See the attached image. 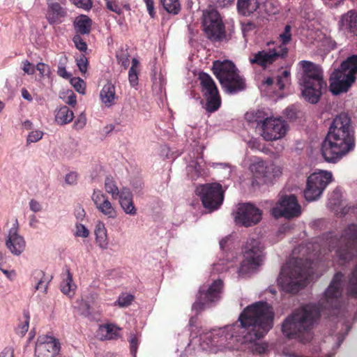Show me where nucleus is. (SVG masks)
<instances>
[{"label": "nucleus", "instance_id": "nucleus-1", "mask_svg": "<svg viewBox=\"0 0 357 357\" xmlns=\"http://www.w3.org/2000/svg\"><path fill=\"white\" fill-rule=\"evenodd\" d=\"M274 312L265 302H257L244 309L234 324L215 329L206 336L209 347L238 349L243 342L264 337L273 326Z\"/></svg>", "mask_w": 357, "mask_h": 357}, {"label": "nucleus", "instance_id": "nucleus-2", "mask_svg": "<svg viewBox=\"0 0 357 357\" xmlns=\"http://www.w3.org/2000/svg\"><path fill=\"white\" fill-rule=\"evenodd\" d=\"M355 146L354 131L348 114L336 116L322 142L321 154L328 162L335 163L351 152Z\"/></svg>", "mask_w": 357, "mask_h": 357}, {"label": "nucleus", "instance_id": "nucleus-3", "mask_svg": "<svg viewBox=\"0 0 357 357\" xmlns=\"http://www.w3.org/2000/svg\"><path fill=\"white\" fill-rule=\"evenodd\" d=\"M314 245L311 243L301 245L293 250V257L281 270L278 278V285L290 293L297 292L308 280L312 263H309ZM314 255L313 254V256Z\"/></svg>", "mask_w": 357, "mask_h": 357}, {"label": "nucleus", "instance_id": "nucleus-4", "mask_svg": "<svg viewBox=\"0 0 357 357\" xmlns=\"http://www.w3.org/2000/svg\"><path fill=\"white\" fill-rule=\"evenodd\" d=\"M319 316L315 306L307 305L295 310L282 324L283 335L289 338H300L307 333Z\"/></svg>", "mask_w": 357, "mask_h": 357}, {"label": "nucleus", "instance_id": "nucleus-5", "mask_svg": "<svg viewBox=\"0 0 357 357\" xmlns=\"http://www.w3.org/2000/svg\"><path fill=\"white\" fill-rule=\"evenodd\" d=\"M303 72L300 79V84L303 98L312 104L317 103L321 95L322 89L326 87L321 68L312 62H300Z\"/></svg>", "mask_w": 357, "mask_h": 357}, {"label": "nucleus", "instance_id": "nucleus-6", "mask_svg": "<svg viewBox=\"0 0 357 357\" xmlns=\"http://www.w3.org/2000/svg\"><path fill=\"white\" fill-rule=\"evenodd\" d=\"M357 54L349 56L341 63L330 77V91L334 95L347 92L356 80Z\"/></svg>", "mask_w": 357, "mask_h": 357}, {"label": "nucleus", "instance_id": "nucleus-7", "mask_svg": "<svg viewBox=\"0 0 357 357\" xmlns=\"http://www.w3.org/2000/svg\"><path fill=\"white\" fill-rule=\"evenodd\" d=\"M212 69L220 84L227 91L234 93L245 88L244 79L238 74V69L232 61H215Z\"/></svg>", "mask_w": 357, "mask_h": 357}, {"label": "nucleus", "instance_id": "nucleus-8", "mask_svg": "<svg viewBox=\"0 0 357 357\" xmlns=\"http://www.w3.org/2000/svg\"><path fill=\"white\" fill-rule=\"evenodd\" d=\"M334 248L335 255L341 264L351 260L357 251V225H350L346 227Z\"/></svg>", "mask_w": 357, "mask_h": 357}, {"label": "nucleus", "instance_id": "nucleus-9", "mask_svg": "<svg viewBox=\"0 0 357 357\" xmlns=\"http://www.w3.org/2000/svg\"><path fill=\"white\" fill-rule=\"evenodd\" d=\"M333 180V174L326 170H319L311 174L307 179L304 196L307 201L319 199L324 190Z\"/></svg>", "mask_w": 357, "mask_h": 357}, {"label": "nucleus", "instance_id": "nucleus-10", "mask_svg": "<svg viewBox=\"0 0 357 357\" xmlns=\"http://www.w3.org/2000/svg\"><path fill=\"white\" fill-rule=\"evenodd\" d=\"M263 249L264 247L259 240L252 238L247 241L244 248V259L238 271L239 274L251 273L262 264Z\"/></svg>", "mask_w": 357, "mask_h": 357}, {"label": "nucleus", "instance_id": "nucleus-11", "mask_svg": "<svg viewBox=\"0 0 357 357\" xmlns=\"http://www.w3.org/2000/svg\"><path fill=\"white\" fill-rule=\"evenodd\" d=\"M256 130L265 141L273 142L285 137L289 125L282 118L268 116L263 123L256 127Z\"/></svg>", "mask_w": 357, "mask_h": 357}, {"label": "nucleus", "instance_id": "nucleus-12", "mask_svg": "<svg viewBox=\"0 0 357 357\" xmlns=\"http://www.w3.org/2000/svg\"><path fill=\"white\" fill-rule=\"evenodd\" d=\"M196 193L202 199L204 206L210 211L218 208L223 201V190L219 183L199 185L196 188Z\"/></svg>", "mask_w": 357, "mask_h": 357}, {"label": "nucleus", "instance_id": "nucleus-13", "mask_svg": "<svg viewBox=\"0 0 357 357\" xmlns=\"http://www.w3.org/2000/svg\"><path fill=\"white\" fill-rule=\"evenodd\" d=\"M237 9L244 16H250L257 12L259 15H275L278 9L268 0H238Z\"/></svg>", "mask_w": 357, "mask_h": 357}, {"label": "nucleus", "instance_id": "nucleus-14", "mask_svg": "<svg viewBox=\"0 0 357 357\" xmlns=\"http://www.w3.org/2000/svg\"><path fill=\"white\" fill-rule=\"evenodd\" d=\"M199 79L202 92L206 99V109L209 112H213L219 108L221 103L216 84L211 77L204 73L199 74Z\"/></svg>", "mask_w": 357, "mask_h": 357}, {"label": "nucleus", "instance_id": "nucleus-15", "mask_svg": "<svg viewBox=\"0 0 357 357\" xmlns=\"http://www.w3.org/2000/svg\"><path fill=\"white\" fill-rule=\"evenodd\" d=\"M203 16V24L207 37L213 40H220L224 38V26L218 12L214 9L205 10Z\"/></svg>", "mask_w": 357, "mask_h": 357}, {"label": "nucleus", "instance_id": "nucleus-16", "mask_svg": "<svg viewBox=\"0 0 357 357\" xmlns=\"http://www.w3.org/2000/svg\"><path fill=\"white\" fill-rule=\"evenodd\" d=\"M301 213V206L296 197L293 195L282 196L278 204L271 210L272 215L276 218L280 217L294 218L298 216Z\"/></svg>", "mask_w": 357, "mask_h": 357}, {"label": "nucleus", "instance_id": "nucleus-17", "mask_svg": "<svg viewBox=\"0 0 357 357\" xmlns=\"http://www.w3.org/2000/svg\"><path fill=\"white\" fill-rule=\"evenodd\" d=\"M237 225L250 227L257 224L261 219V211L250 204H241L234 214Z\"/></svg>", "mask_w": 357, "mask_h": 357}, {"label": "nucleus", "instance_id": "nucleus-18", "mask_svg": "<svg viewBox=\"0 0 357 357\" xmlns=\"http://www.w3.org/2000/svg\"><path fill=\"white\" fill-rule=\"evenodd\" d=\"M61 350V344L54 337L43 335L37 339L34 357H56Z\"/></svg>", "mask_w": 357, "mask_h": 357}, {"label": "nucleus", "instance_id": "nucleus-19", "mask_svg": "<svg viewBox=\"0 0 357 357\" xmlns=\"http://www.w3.org/2000/svg\"><path fill=\"white\" fill-rule=\"evenodd\" d=\"M222 289V282L220 280L214 281L206 291L200 290L199 297L194 303L192 308L196 311L202 310L220 298Z\"/></svg>", "mask_w": 357, "mask_h": 357}, {"label": "nucleus", "instance_id": "nucleus-20", "mask_svg": "<svg viewBox=\"0 0 357 357\" xmlns=\"http://www.w3.org/2000/svg\"><path fill=\"white\" fill-rule=\"evenodd\" d=\"M287 51V48L283 46L259 51L250 58V62L252 64L256 63L263 68H266L286 55Z\"/></svg>", "mask_w": 357, "mask_h": 357}, {"label": "nucleus", "instance_id": "nucleus-21", "mask_svg": "<svg viewBox=\"0 0 357 357\" xmlns=\"http://www.w3.org/2000/svg\"><path fill=\"white\" fill-rule=\"evenodd\" d=\"M97 209L109 218H116V211L112 206L107 197L100 190H94L91 196Z\"/></svg>", "mask_w": 357, "mask_h": 357}, {"label": "nucleus", "instance_id": "nucleus-22", "mask_svg": "<svg viewBox=\"0 0 357 357\" xmlns=\"http://www.w3.org/2000/svg\"><path fill=\"white\" fill-rule=\"evenodd\" d=\"M6 245L13 255L19 256L25 250L26 241L16 228H12L6 238Z\"/></svg>", "mask_w": 357, "mask_h": 357}, {"label": "nucleus", "instance_id": "nucleus-23", "mask_svg": "<svg viewBox=\"0 0 357 357\" xmlns=\"http://www.w3.org/2000/svg\"><path fill=\"white\" fill-rule=\"evenodd\" d=\"M117 199H119L121 207L126 214L130 215H135L137 214V209L132 200V195L129 189L122 188L121 190V196Z\"/></svg>", "mask_w": 357, "mask_h": 357}, {"label": "nucleus", "instance_id": "nucleus-24", "mask_svg": "<svg viewBox=\"0 0 357 357\" xmlns=\"http://www.w3.org/2000/svg\"><path fill=\"white\" fill-rule=\"evenodd\" d=\"M343 278V275L341 273H337L331 282L330 286L325 292V298L326 302L329 305H332L333 301L337 298L341 294V282Z\"/></svg>", "mask_w": 357, "mask_h": 357}, {"label": "nucleus", "instance_id": "nucleus-25", "mask_svg": "<svg viewBox=\"0 0 357 357\" xmlns=\"http://www.w3.org/2000/svg\"><path fill=\"white\" fill-rule=\"evenodd\" d=\"M95 241L96 245L102 250H107L109 245L107 230L102 221H98L94 228Z\"/></svg>", "mask_w": 357, "mask_h": 357}, {"label": "nucleus", "instance_id": "nucleus-26", "mask_svg": "<svg viewBox=\"0 0 357 357\" xmlns=\"http://www.w3.org/2000/svg\"><path fill=\"white\" fill-rule=\"evenodd\" d=\"M340 29L348 33H353L357 29V12L349 10L343 15L339 22Z\"/></svg>", "mask_w": 357, "mask_h": 357}, {"label": "nucleus", "instance_id": "nucleus-27", "mask_svg": "<svg viewBox=\"0 0 357 357\" xmlns=\"http://www.w3.org/2000/svg\"><path fill=\"white\" fill-rule=\"evenodd\" d=\"M100 98L106 107H111L115 102V86L110 82L107 83L100 91Z\"/></svg>", "mask_w": 357, "mask_h": 357}, {"label": "nucleus", "instance_id": "nucleus-28", "mask_svg": "<svg viewBox=\"0 0 357 357\" xmlns=\"http://www.w3.org/2000/svg\"><path fill=\"white\" fill-rule=\"evenodd\" d=\"M66 15L65 10L58 3H51L48 6L47 19L50 24L58 22Z\"/></svg>", "mask_w": 357, "mask_h": 357}, {"label": "nucleus", "instance_id": "nucleus-29", "mask_svg": "<svg viewBox=\"0 0 357 357\" xmlns=\"http://www.w3.org/2000/svg\"><path fill=\"white\" fill-rule=\"evenodd\" d=\"M74 118V113L68 107L63 106L56 111L55 121L63 126L69 123Z\"/></svg>", "mask_w": 357, "mask_h": 357}, {"label": "nucleus", "instance_id": "nucleus-30", "mask_svg": "<svg viewBox=\"0 0 357 357\" xmlns=\"http://www.w3.org/2000/svg\"><path fill=\"white\" fill-rule=\"evenodd\" d=\"M75 29L77 33L81 34H87L91 31V20L84 15H81L76 17L75 20Z\"/></svg>", "mask_w": 357, "mask_h": 357}, {"label": "nucleus", "instance_id": "nucleus-31", "mask_svg": "<svg viewBox=\"0 0 357 357\" xmlns=\"http://www.w3.org/2000/svg\"><path fill=\"white\" fill-rule=\"evenodd\" d=\"M119 328L113 324L100 326L98 335L101 340H112L118 336Z\"/></svg>", "mask_w": 357, "mask_h": 357}, {"label": "nucleus", "instance_id": "nucleus-32", "mask_svg": "<svg viewBox=\"0 0 357 357\" xmlns=\"http://www.w3.org/2000/svg\"><path fill=\"white\" fill-rule=\"evenodd\" d=\"M76 284L73 282L72 274L69 270L65 273V278L61 283V291L66 295L71 296L76 289Z\"/></svg>", "mask_w": 357, "mask_h": 357}, {"label": "nucleus", "instance_id": "nucleus-33", "mask_svg": "<svg viewBox=\"0 0 357 357\" xmlns=\"http://www.w3.org/2000/svg\"><path fill=\"white\" fill-rule=\"evenodd\" d=\"M282 174L281 168L273 163L268 162L266 166V170L264 173L263 183L271 182L273 178L280 176Z\"/></svg>", "mask_w": 357, "mask_h": 357}, {"label": "nucleus", "instance_id": "nucleus-34", "mask_svg": "<svg viewBox=\"0 0 357 357\" xmlns=\"http://www.w3.org/2000/svg\"><path fill=\"white\" fill-rule=\"evenodd\" d=\"M266 114L261 110H251L245 113V119L249 123H256V127H258L267 119Z\"/></svg>", "mask_w": 357, "mask_h": 357}, {"label": "nucleus", "instance_id": "nucleus-35", "mask_svg": "<svg viewBox=\"0 0 357 357\" xmlns=\"http://www.w3.org/2000/svg\"><path fill=\"white\" fill-rule=\"evenodd\" d=\"M33 278L36 282L35 289L43 294L47 292L48 282L44 274L41 271H36L34 273Z\"/></svg>", "mask_w": 357, "mask_h": 357}, {"label": "nucleus", "instance_id": "nucleus-36", "mask_svg": "<svg viewBox=\"0 0 357 357\" xmlns=\"http://www.w3.org/2000/svg\"><path fill=\"white\" fill-rule=\"evenodd\" d=\"M268 162L261 160H257L253 162L250 167V171L252 172L255 177L261 179L263 181L264 173L266 170V166Z\"/></svg>", "mask_w": 357, "mask_h": 357}, {"label": "nucleus", "instance_id": "nucleus-37", "mask_svg": "<svg viewBox=\"0 0 357 357\" xmlns=\"http://www.w3.org/2000/svg\"><path fill=\"white\" fill-rule=\"evenodd\" d=\"M139 63L138 60L133 58L132 60V66L129 70L128 79L131 86H135L138 84V73L139 71Z\"/></svg>", "mask_w": 357, "mask_h": 357}, {"label": "nucleus", "instance_id": "nucleus-38", "mask_svg": "<svg viewBox=\"0 0 357 357\" xmlns=\"http://www.w3.org/2000/svg\"><path fill=\"white\" fill-rule=\"evenodd\" d=\"M105 189L108 194L111 195L114 199H117L121 196V190H119L115 181L111 178L105 179Z\"/></svg>", "mask_w": 357, "mask_h": 357}, {"label": "nucleus", "instance_id": "nucleus-39", "mask_svg": "<svg viewBox=\"0 0 357 357\" xmlns=\"http://www.w3.org/2000/svg\"><path fill=\"white\" fill-rule=\"evenodd\" d=\"M164 8L169 13L176 15L181 9L178 0H160Z\"/></svg>", "mask_w": 357, "mask_h": 357}, {"label": "nucleus", "instance_id": "nucleus-40", "mask_svg": "<svg viewBox=\"0 0 357 357\" xmlns=\"http://www.w3.org/2000/svg\"><path fill=\"white\" fill-rule=\"evenodd\" d=\"M261 337H260L261 339ZM259 340L257 338L253 342H243L241 344H249V349L253 353L257 354H261L266 351V346L264 344L257 342V340Z\"/></svg>", "mask_w": 357, "mask_h": 357}, {"label": "nucleus", "instance_id": "nucleus-41", "mask_svg": "<svg viewBox=\"0 0 357 357\" xmlns=\"http://www.w3.org/2000/svg\"><path fill=\"white\" fill-rule=\"evenodd\" d=\"M89 230L82 224H76L74 236L77 238H86L89 236Z\"/></svg>", "mask_w": 357, "mask_h": 357}, {"label": "nucleus", "instance_id": "nucleus-42", "mask_svg": "<svg viewBox=\"0 0 357 357\" xmlns=\"http://www.w3.org/2000/svg\"><path fill=\"white\" fill-rule=\"evenodd\" d=\"M70 84L74 89L79 93L84 94L86 84L82 79L79 77L70 78Z\"/></svg>", "mask_w": 357, "mask_h": 357}, {"label": "nucleus", "instance_id": "nucleus-43", "mask_svg": "<svg viewBox=\"0 0 357 357\" xmlns=\"http://www.w3.org/2000/svg\"><path fill=\"white\" fill-rule=\"evenodd\" d=\"M291 26L286 25L284 31L279 35L280 41L282 43L281 46L285 47V45L291 41Z\"/></svg>", "mask_w": 357, "mask_h": 357}, {"label": "nucleus", "instance_id": "nucleus-44", "mask_svg": "<svg viewBox=\"0 0 357 357\" xmlns=\"http://www.w3.org/2000/svg\"><path fill=\"white\" fill-rule=\"evenodd\" d=\"M43 136V132L39 130H32L29 132L26 138V143H36L40 140Z\"/></svg>", "mask_w": 357, "mask_h": 357}, {"label": "nucleus", "instance_id": "nucleus-45", "mask_svg": "<svg viewBox=\"0 0 357 357\" xmlns=\"http://www.w3.org/2000/svg\"><path fill=\"white\" fill-rule=\"evenodd\" d=\"M289 73L287 70H284L282 75L277 78V85L280 89H283L284 86L289 82Z\"/></svg>", "mask_w": 357, "mask_h": 357}, {"label": "nucleus", "instance_id": "nucleus-46", "mask_svg": "<svg viewBox=\"0 0 357 357\" xmlns=\"http://www.w3.org/2000/svg\"><path fill=\"white\" fill-rule=\"evenodd\" d=\"M86 124V117L84 113H81L74 122L73 128L77 130H82Z\"/></svg>", "mask_w": 357, "mask_h": 357}, {"label": "nucleus", "instance_id": "nucleus-47", "mask_svg": "<svg viewBox=\"0 0 357 357\" xmlns=\"http://www.w3.org/2000/svg\"><path fill=\"white\" fill-rule=\"evenodd\" d=\"M133 300V296L130 294H122L116 301L119 306L123 307L129 305Z\"/></svg>", "mask_w": 357, "mask_h": 357}, {"label": "nucleus", "instance_id": "nucleus-48", "mask_svg": "<svg viewBox=\"0 0 357 357\" xmlns=\"http://www.w3.org/2000/svg\"><path fill=\"white\" fill-rule=\"evenodd\" d=\"M79 175L76 172H70L66 174L65 183L68 185H75L78 181Z\"/></svg>", "mask_w": 357, "mask_h": 357}, {"label": "nucleus", "instance_id": "nucleus-49", "mask_svg": "<svg viewBox=\"0 0 357 357\" xmlns=\"http://www.w3.org/2000/svg\"><path fill=\"white\" fill-rule=\"evenodd\" d=\"M116 56L119 64L123 66L124 68H127L129 66L130 59L127 52L121 51L117 54Z\"/></svg>", "mask_w": 357, "mask_h": 357}, {"label": "nucleus", "instance_id": "nucleus-50", "mask_svg": "<svg viewBox=\"0 0 357 357\" xmlns=\"http://www.w3.org/2000/svg\"><path fill=\"white\" fill-rule=\"evenodd\" d=\"M72 3L78 8L84 10H89L92 7V2L91 0H70Z\"/></svg>", "mask_w": 357, "mask_h": 357}, {"label": "nucleus", "instance_id": "nucleus-51", "mask_svg": "<svg viewBox=\"0 0 357 357\" xmlns=\"http://www.w3.org/2000/svg\"><path fill=\"white\" fill-rule=\"evenodd\" d=\"M36 68L38 70L41 77L49 76L51 73L50 66L44 63H38Z\"/></svg>", "mask_w": 357, "mask_h": 357}, {"label": "nucleus", "instance_id": "nucleus-52", "mask_svg": "<svg viewBox=\"0 0 357 357\" xmlns=\"http://www.w3.org/2000/svg\"><path fill=\"white\" fill-rule=\"evenodd\" d=\"M73 42L77 49L82 52H85L87 49L86 43L79 36H75L73 38Z\"/></svg>", "mask_w": 357, "mask_h": 357}, {"label": "nucleus", "instance_id": "nucleus-53", "mask_svg": "<svg viewBox=\"0 0 357 357\" xmlns=\"http://www.w3.org/2000/svg\"><path fill=\"white\" fill-rule=\"evenodd\" d=\"M77 65L82 73H85L88 68V60L86 56H82L77 59Z\"/></svg>", "mask_w": 357, "mask_h": 357}, {"label": "nucleus", "instance_id": "nucleus-54", "mask_svg": "<svg viewBox=\"0 0 357 357\" xmlns=\"http://www.w3.org/2000/svg\"><path fill=\"white\" fill-rule=\"evenodd\" d=\"M22 70L28 75H33L35 73L36 67L33 64L26 60L22 62Z\"/></svg>", "mask_w": 357, "mask_h": 357}, {"label": "nucleus", "instance_id": "nucleus-55", "mask_svg": "<svg viewBox=\"0 0 357 357\" xmlns=\"http://www.w3.org/2000/svg\"><path fill=\"white\" fill-rule=\"evenodd\" d=\"M29 208L30 210L34 213H38L43 211L42 204L38 201L35 199H31L29 202Z\"/></svg>", "mask_w": 357, "mask_h": 357}, {"label": "nucleus", "instance_id": "nucleus-56", "mask_svg": "<svg viewBox=\"0 0 357 357\" xmlns=\"http://www.w3.org/2000/svg\"><path fill=\"white\" fill-rule=\"evenodd\" d=\"M216 7L225 8L233 4L234 0H212Z\"/></svg>", "mask_w": 357, "mask_h": 357}, {"label": "nucleus", "instance_id": "nucleus-57", "mask_svg": "<svg viewBox=\"0 0 357 357\" xmlns=\"http://www.w3.org/2000/svg\"><path fill=\"white\" fill-rule=\"evenodd\" d=\"M130 351L133 355H135L137 349V339L135 335H132L130 338Z\"/></svg>", "mask_w": 357, "mask_h": 357}, {"label": "nucleus", "instance_id": "nucleus-58", "mask_svg": "<svg viewBox=\"0 0 357 357\" xmlns=\"http://www.w3.org/2000/svg\"><path fill=\"white\" fill-rule=\"evenodd\" d=\"M144 1L146 3L149 14L150 15V16L151 17H153L155 15L153 1V0H144Z\"/></svg>", "mask_w": 357, "mask_h": 357}, {"label": "nucleus", "instance_id": "nucleus-59", "mask_svg": "<svg viewBox=\"0 0 357 357\" xmlns=\"http://www.w3.org/2000/svg\"><path fill=\"white\" fill-rule=\"evenodd\" d=\"M66 103L68 105L75 107L77 104L76 96L72 91L70 92L69 95L67 97V100H66Z\"/></svg>", "mask_w": 357, "mask_h": 357}, {"label": "nucleus", "instance_id": "nucleus-60", "mask_svg": "<svg viewBox=\"0 0 357 357\" xmlns=\"http://www.w3.org/2000/svg\"><path fill=\"white\" fill-rule=\"evenodd\" d=\"M58 75L65 79H70V74L67 72L66 68L64 66H59L58 70H57Z\"/></svg>", "mask_w": 357, "mask_h": 357}, {"label": "nucleus", "instance_id": "nucleus-61", "mask_svg": "<svg viewBox=\"0 0 357 357\" xmlns=\"http://www.w3.org/2000/svg\"><path fill=\"white\" fill-rule=\"evenodd\" d=\"M107 7L110 10L119 14L121 13V8L114 2L107 1Z\"/></svg>", "mask_w": 357, "mask_h": 357}, {"label": "nucleus", "instance_id": "nucleus-62", "mask_svg": "<svg viewBox=\"0 0 357 357\" xmlns=\"http://www.w3.org/2000/svg\"><path fill=\"white\" fill-rule=\"evenodd\" d=\"M0 357H14V349L11 347L5 348L0 353Z\"/></svg>", "mask_w": 357, "mask_h": 357}, {"label": "nucleus", "instance_id": "nucleus-63", "mask_svg": "<svg viewBox=\"0 0 357 357\" xmlns=\"http://www.w3.org/2000/svg\"><path fill=\"white\" fill-rule=\"evenodd\" d=\"M22 96L24 99L31 102L32 100V97L29 92L26 89H22L21 91Z\"/></svg>", "mask_w": 357, "mask_h": 357}, {"label": "nucleus", "instance_id": "nucleus-64", "mask_svg": "<svg viewBox=\"0 0 357 357\" xmlns=\"http://www.w3.org/2000/svg\"><path fill=\"white\" fill-rule=\"evenodd\" d=\"M84 309L82 312V314L84 315L85 317L89 316L91 314V312L89 311V305L87 303H84Z\"/></svg>", "mask_w": 357, "mask_h": 357}]
</instances>
